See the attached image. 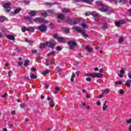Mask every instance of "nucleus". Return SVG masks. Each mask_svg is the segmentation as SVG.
Here are the masks:
<instances>
[{
    "label": "nucleus",
    "instance_id": "49530a36",
    "mask_svg": "<svg viewBox=\"0 0 131 131\" xmlns=\"http://www.w3.org/2000/svg\"><path fill=\"white\" fill-rule=\"evenodd\" d=\"M56 50H57V51H61V47H60V46H57V47H56Z\"/></svg>",
    "mask_w": 131,
    "mask_h": 131
},
{
    "label": "nucleus",
    "instance_id": "f3484780",
    "mask_svg": "<svg viewBox=\"0 0 131 131\" xmlns=\"http://www.w3.org/2000/svg\"><path fill=\"white\" fill-rule=\"evenodd\" d=\"M91 15L93 16L94 17H99V14H98V12L96 11H93L91 12Z\"/></svg>",
    "mask_w": 131,
    "mask_h": 131
},
{
    "label": "nucleus",
    "instance_id": "0eeeda50",
    "mask_svg": "<svg viewBox=\"0 0 131 131\" xmlns=\"http://www.w3.org/2000/svg\"><path fill=\"white\" fill-rule=\"evenodd\" d=\"M10 5L11 4L10 3H6L3 5L5 10H6L7 12H10V11H11V7H10Z\"/></svg>",
    "mask_w": 131,
    "mask_h": 131
},
{
    "label": "nucleus",
    "instance_id": "6e6552de",
    "mask_svg": "<svg viewBox=\"0 0 131 131\" xmlns=\"http://www.w3.org/2000/svg\"><path fill=\"white\" fill-rule=\"evenodd\" d=\"M46 47H49V48H51V49H54V48H55V44L53 43L52 41H47Z\"/></svg>",
    "mask_w": 131,
    "mask_h": 131
},
{
    "label": "nucleus",
    "instance_id": "8fccbe9b",
    "mask_svg": "<svg viewBox=\"0 0 131 131\" xmlns=\"http://www.w3.org/2000/svg\"><path fill=\"white\" fill-rule=\"evenodd\" d=\"M32 53L33 54H36V53H37V50H34L32 51Z\"/></svg>",
    "mask_w": 131,
    "mask_h": 131
},
{
    "label": "nucleus",
    "instance_id": "7ed1b4c3",
    "mask_svg": "<svg viewBox=\"0 0 131 131\" xmlns=\"http://www.w3.org/2000/svg\"><path fill=\"white\" fill-rule=\"evenodd\" d=\"M68 45H69L70 47V49L71 50H74V48L76 46V43L75 42V41H69L68 42Z\"/></svg>",
    "mask_w": 131,
    "mask_h": 131
},
{
    "label": "nucleus",
    "instance_id": "a18cd8bd",
    "mask_svg": "<svg viewBox=\"0 0 131 131\" xmlns=\"http://www.w3.org/2000/svg\"><path fill=\"white\" fill-rule=\"evenodd\" d=\"M119 94L121 95H123V94H124V92H123V90H119Z\"/></svg>",
    "mask_w": 131,
    "mask_h": 131
},
{
    "label": "nucleus",
    "instance_id": "cd10ccee",
    "mask_svg": "<svg viewBox=\"0 0 131 131\" xmlns=\"http://www.w3.org/2000/svg\"><path fill=\"white\" fill-rule=\"evenodd\" d=\"M49 72H50L49 70H46L42 73V75H46V74H49Z\"/></svg>",
    "mask_w": 131,
    "mask_h": 131
},
{
    "label": "nucleus",
    "instance_id": "3c124183",
    "mask_svg": "<svg viewBox=\"0 0 131 131\" xmlns=\"http://www.w3.org/2000/svg\"><path fill=\"white\" fill-rule=\"evenodd\" d=\"M53 37L54 38H56L57 39H58V37H58V35L57 34H54Z\"/></svg>",
    "mask_w": 131,
    "mask_h": 131
},
{
    "label": "nucleus",
    "instance_id": "4d7b16f0",
    "mask_svg": "<svg viewBox=\"0 0 131 131\" xmlns=\"http://www.w3.org/2000/svg\"><path fill=\"white\" fill-rule=\"evenodd\" d=\"M18 66H22V65H23V62H18Z\"/></svg>",
    "mask_w": 131,
    "mask_h": 131
},
{
    "label": "nucleus",
    "instance_id": "6e6d98bb",
    "mask_svg": "<svg viewBox=\"0 0 131 131\" xmlns=\"http://www.w3.org/2000/svg\"><path fill=\"white\" fill-rule=\"evenodd\" d=\"M118 76H119L121 78H122L123 77V74H118Z\"/></svg>",
    "mask_w": 131,
    "mask_h": 131
},
{
    "label": "nucleus",
    "instance_id": "69168bd1",
    "mask_svg": "<svg viewBox=\"0 0 131 131\" xmlns=\"http://www.w3.org/2000/svg\"><path fill=\"white\" fill-rule=\"evenodd\" d=\"M31 70H32V71L35 72V71H36V69L35 68H32Z\"/></svg>",
    "mask_w": 131,
    "mask_h": 131
},
{
    "label": "nucleus",
    "instance_id": "72a5a7b5",
    "mask_svg": "<svg viewBox=\"0 0 131 131\" xmlns=\"http://www.w3.org/2000/svg\"><path fill=\"white\" fill-rule=\"evenodd\" d=\"M20 11H21V9H20V8L17 9H16V10L14 11V14H18V13H19V12H20Z\"/></svg>",
    "mask_w": 131,
    "mask_h": 131
},
{
    "label": "nucleus",
    "instance_id": "9b49d317",
    "mask_svg": "<svg viewBox=\"0 0 131 131\" xmlns=\"http://www.w3.org/2000/svg\"><path fill=\"white\" fill-rule=\"evenodd\" d=\"M76 3H78L81 1H83V2H85L86 4H92L93 0H75Z\"/></svg>",
    "mask_w": 131,
    "mask_h": 131
},
{
    "label": "nucleus",
    "instance_id": "a878e982",
    "mask_svg": "<svg viewBox=\"0 0 131 131\" xmlns=\"http://www.w3.org/2000/svg\"><path fill=\"white\" fill-rule=\"evenodd\" d=\"M96 5L97 6H101V7H103V6H104V4H103V3H102V2L99 1V2H96Z\"/></svg>",
    "mask_w": 131,
    "mask_h": 131
},
{
    "label": "nucleus",
    "instance_id": "1a4fd4ad",
    "mask_svg": "<svg viewBox=\"0 0 131 131\" xmlns=\"http://www.w3.org/2000/svg\"><path fill=\"white\" fill-rule=\"evenodd\" d=\"M126 22V20L125 19H123L119 21H116L115 23V24L116 26H120L121 24H125Z\"/></svg>",
    "mask_w": 131,
    "mask_h": 131
},
{
    "label": "nucleus",
    "instance_id": "bb28decb",
    "mask_svg": "<svg viewBox=\"0 0 131 131\" xmlns=\"http://www.w3.org/2000/svg\"><path fill=\"white\" fill-rule=\"evenodd\" d=\"M108 93H109V90L108 89H105L103 90L102 92V95H104V94H108Z\"/></svg>",
    "mask_w": 131,
    "mask_h": 131
},
{
    "label": "nucleus",
    "instance_id": "aec40b11",
    "mask_svg": "<svg viewBox=\"0 0 131 131\" xmlns=\"http://www.w3.org/2000/svg\"><path fill=\"white\" fill-rule=\"evenodd\" d=\"M29 63H30V60H29V59H27L25 61L24 65L25 67H27V66H28V64H29Z\"/></svg>",
    "mask_w": 131,
    "mask_h": 131
},
{
    "label": "nucleus",
    "instance_id": "473e14b6",
    "mask_svg": "<svg viewBox=\"0 0 131 131\" xmlns=\"http://www.w3.org/2000/svg\"><path fill=\"white\" fill-rule=\"evenodd\" d=\"M115 84H116L117 85L118 84H122V82H121V81H116L115 82Z\"/></svg>",
    "mask_w": 131,
    "mask_h": 131
},
{
    "label": "nucleus",
    "instance_id": "052dcab7",
    "mask_svg": "<svg viewBox=\"0 0 131 131\" xmlns=\"http://www.w3.org/2000/svg\"><path fill=\"white\" fill-rule=\"evenodd\" d=\"M90 97H91V96H90V95L89 94H87L86 95V98H87V99H90Z\"/></svg>",
    "mask_w": 131,
    "mask_h": 131
},
{
    "label": "nucleus",
    "instance_id": "680f3d73",
    "mask_svg": "<svg viewBox=\"0 0 131 131\" xmlns=\"http://www.w3.org/2000/svg\"><path fill=\"white\" fill-rule=\"evenodd\" d=\"M103 96H104V95H103V93H102V95H99L98 96V98H99V99H102V98H103Z\"/></svg>",
    "mask_w": 131,
    "mask_h": 131
},
{
    "label": "nucleus",
    "instance_id": "c9c22d12",
    "mask_svg": "<svg viewBox=\"0 0 131 131\" xmlns=\"http://www.w3.org/2000/svg\"><path fill=\"white\" fill-rule=\"evenodd\" d=\"M60 91V88L59 87H56L55 88V94H58V92Z\"/></svg>",
    "mask_w": 131,
    "mask_h": 131
},
{
    "label": "nucleus",
    "instance_id": "f704fd0d",
    "mask_svg": "<svg viewBox=\"0 0 131 131\" xmlns=\"http://www.w3.org/2000/svg\"><path fill=\"white\" fill-rule=\"evenodd\" d=\"M12 75H13V71L10 70L8 72V76L10 77L12 76Z\"/></svg>",
    "mask_w": 131,
    "mask_h": 131
},
{
    "label": "nucleus",
    "instance_id": "f03ea898",
    "mask_svg": "<svg viewBox=\"0 0 131 131\" xmlns=\"http://www.w3.org/2000/svg\"><path fill=\"white\" fill-rule=\"evenodd\" d=\"M67 22H68L69 24H71V25H72L73 24H77V23H79V20L76 18H73V19L67 18Z\"/></svg>",
    "mask_w": 131,
    "mask_h": 131
},
{
    "label": "nucleus",
    "instance_id": "4c0bfd02",
    "mask_svg": "<svg viewBox=\"0 0 131 131\" xmlns=\"http://www.w3.org/2000/svg\"><path fill=\"white\" fill-rule=\"evenodd\" d=\"M106 24H107V23H105V25L102 27V29H103V30H105V29H107V27Z\"/></svg>",
    "mask_w": 131,
    "mask_h": 131
},
{
    "label": "nucleus",
    "instance_id": "ddd939ff",
    "mask_svg": "<svg viewBox=\"0 0 131 131\" xmlns=\"http://www.w3.org/2000/svg\"><path fill=\"white\" fill-rule=\"evenodd\" d=\"M99 10L101 12H107V11H108V8H107V7L104 6V5H103L102 8H100Z\"/></svg>",
    "mask_w": 131,
    "mask_h": 131
},
{
    "label": "nucleus",
    "instance_id": "6ab92c4d",
    "mask_svg": "<svg viewBox=\"0 0 131 131\" xmlns=\"http://www.w3.org/2000/svg\"><path fill=\"white\" fill-rule=\"evenodd\" d=\"M85 49L86 51H88V52H89V53L92 52V51H93L92 48L90 47L89 46H86Z\"/></svg>",
    "mask_w": 131,
    "mask_h": 131
},
{
    "label": "nucleus",
    "instance_id": "a19ab883",
    "mask_svg": "<svg viewBox=\"0 0 131 131\" xmlns=\"http://www.w3.org/2000/svg\"><path fill=\"white\" fill-rule=\"evenodd\" d=\"M85 15L86 16H90V15H92V12H86L85 13Z\"/></svg>",
    "mask_w": 131,
    "mask_h": 131
},
{
    "label": "nucleus",
    "instance_id": "79ce46f5",
    "mask_svg": "<svg viewBox=\"0 0 131 131\" xmlns=\"http://www.w3.org/2000/svg\"><path fill=\"white\" fill-rule=\"evenodd\" d=\"M41 15L43 17H47V12L41 13Z\"/></svg>",
    "mask_w": 131,
    "mask_h": 131
},
{
    "label": "nucleus",
    "instance_id": "f257e3e1",
    "mask_svg": "<svg viewBox=\"0 0 131 131\" xmlns=\"http://www.w3.org/2000/svg\"><path fill=\"white\" fill-rule=\"evenodd\" d=\"M73 29L77 31V32L81 33L83 36L88 37V34L85 33L84 31H82V28L74 26L73 27Z\"/></svg>",
    "mask_w": 131,
    "mask_h": 131
},
{
    "label": "nucleus",
    "instance_id": "4be33fe9",
    "mask_svg": "<svg viewBox=\"0 0 131 131\" xmlns=\"http://www.w3.org/2000/svg\"><path fill=\"white\" fill-rule=\"evenodd\" d=\"M107 108H108V105H106V103H104L103 106L102 107V110H103V111H105V110H106Z\"/></svg>",
    "mask_w": 131,
    "mask_h": 131
},
{
    "label": "nucleus",
    "instance_id": "13d9d810",
    "mask_svg": "<svg viewBox=\"0 0 131 131\" xmlns=\"http://www.w3.org/2000/svg\"><path fill=\"white\" fill-rule=\"evenodd\" d=\"M24 3H25V4H26V5L29 4V2L28 0L25 1Z\"/></svg>",
    "mask_w": 131,
    "mask_h": 131
},
{
    "label": "nucleus",
    "instance_id": "58836bf2",
    "mask_svg": "<svg viewBox=\"0 0 131 131\" xmlns=\"http://www.w3.org/2000/svg\"><path fill=\"white\" fill-rule=\"evenodd\" d=\"M119 3H120L121 4H125L126 2H125V0H120Z\"/></svg>",
    "mask_w": 131,
    "mask_h": 131
},
{
    "label": "nucleus",
    "instance_id": "393cba45",
    "mask_svg": "<svg viewBox=\"0 0 131 131\" xmlns=\"http://www.w3.org/2000/svg\"><path fill=\"white\" fill-rule=\"evenodd\" d=\"M81 26L82 27H83V28H88V25H86V24H85V23H82L81 24Z\"/></svg>",
    "mask_w": 131,
    "mask_h": 131
},
{
    "label": "nucleus",
    "instance_id": "9d476101",
    "mask_svg": "<svg viewBox=\"0 0 131 131\" xmlns=\"http://www.w3.org/2000/svg\"><path fill=\"white\" fill-rule=\"evenodd\" d=\"M57 41H58V42H61V43L65 42V38L62 37H58L57 38Z\"/></svg>",
    "mask_w": 131,
    "mask_h": 131
},
{
    "label": "nucleus",
    "instance_id": "7c9ffc66",
    "mask_svg": "<svg viewBox=\"0 0 131 131\" xmlns=\"http://www.w3.org/2000/svg\"><path fill=\"white\" fill-rule=\"evenodd\" d=\"M119 43H122L123 42V38L121 37L118 40Z\"/></svg>",
    "mask_w": 131,
    "mask_h": 131
},
{
    "label": "nucleus",
    "instance_id": "37998d69",
    "mask_svg": "<svg viewBox=\"0 0 131 131\" xmlns=\"http://www.w3.org/2000/svg\"><path fill=\"white\" fill-rule=\"evenodd\" d=\"M55 54V52H50L48 54V56H51V55H54Z\"/></svg>",
    "mask_w": 131,
    "mask_h": 131
},
{
    "label": "nucleus",
    "instance_id": "e433bc0d",
    "mask_svg": "<svg viewBox=\"0 0 131 131\" xmlns=\"http://www.w3.org/2000/svg\"><path fill=\"white\" fill-rule=\"evenodd\" d=\"M20 106L21 108H24L25 107H26V104L25 103H21L20 104Z\"/></svg>",
    "mask_w": 131,
    "mask_h": 131
},
{
    "label": "nucleus",
    "instance_id": "a211bd4d",
    "mask_svg": "<svg viewBox=\"0 0 131 131\" xmlns=\"http://www.w3.org/2000/svg\"><path fill=\"white\" fill-rule=\"evenodd\" d=\"M37 13V11H32L31 12L29 13V15L32 16H35L36 14Z\"/></svg>",
    "mask_w": 131,
    "mask_h": 131
},
{
    "label": "nucleus",
    "instance_id": "e2e57ef3",
    "mask_svg": "<svg viewBox=\"0 0 131 131\" xmlns=\"http://www.w3.org/2000/svg\"><path fill=\"white\" fill-rule=\"evenodd\" d=\"M50 106L51 107H55V104L52 103H50Z\"/></svg>",
    "mask_w": 131,
    "mask_h": 131
},
{
    "label": "nucleus",
    "instance_id": "5701e85b",
    "mask_svg": "<svg viewBox=\"0 0 131 131\" xmlns=\"http://www.w3.org/2000/svg\"><path fill=\"white\" fill-rule=\"evenodd\" d=\"M27 31H30L31 32H33V31H34V28L32 27H29L27 28Z\"/></svg>",
    "mask_w": 131,
    "mask_h": 131
},
{
    "label": "nucleus",
    "instance_id": "423d86ee",
    "mask_svg": "<svg viewBox=\"0 0 131 131\" xmlns=\"http://www.w3.org/2000/svg\"><path fill=\"white\" fill-rule=\"evenodd\" d=\"M47 26L45 25H41L40 26L38 27V30L39 31H40L41 32H45V31H47Z\"/></svg>",
    "mask_w": 131,
    "mask_h": 131
},
{
    "label": "nucleus",
    "instance_id": "39448f33",
    "mask_svg": "<svg viewBox=\"0 0 131 131\" xmlns=\"http://www.w3.org/2000/svg\"><path fill=\"white\" fill-rule=\"evenodd\" d=\"M34 22H40V23H44V24H47L49 23V21L45 20V19L40 18H36L34 19Z\"/></svg>",
    "mask_w": 131,
    "mask_h": 131
},
{
    "label": "nucleus",
    "instance_id": "c85d7f7f",
    "mask_svg": "<svg viewBox=\"0 0 131 131\" xmlns=\"http://www.w3.org/2000/svg\"><path fill=\"white\" fill-rule=\"evenodd\" d=\"M25 19H26V20H27L28 21H29V22H32V19H31L30 17H29V16H25Z\"/></svg>",
    "mask_w": 131,
    "mask_h": 131
},
{
    "label": "nucleus",
    "instance_id": "c03bdc74",
    "mask_svg": "<svg viewBox=\"0 0 131 131\" xmlns=\"http://www.w3.org/2000/svg\"><path fill=\"white\" fill-rule=\"evenodd\" d=\"M69 31H70V29H69V28H67L65 29L66 33H68Z\"/></svg>",
    "mask_w": 131,
    "mask_h": 131
},
{
    "label": "nucleus",
    "instance_id": "2eb2a0df",
    "mask_svg": "<svg viewBox=\"0 0 131 131\" xmlns=\"http://www.w3.org/2000/svg\"><path fill=\"white\" fill-rule=\"evenodd\" d=\"M7 38L10 39L11 40H15V37L12 35H8L7 36Z\"/></svg>",
    "mask_w": 131,
    "mask_h": 131
},
{
    "label": "nucleus",
    "instance_id": "412c9836",
    "mask_svg": "<svg viewBox=\"0 0 131 131\" xmlns=\"http://www.w3.org/2000/svg\"><path fill=\"white\" fill-rule=\"evenodd\" d=\"M130 82H131V80L129 79H128L125 82V85H126V86H128V87L130 86Z\"/></svg>",
    "mask_w": 131,
    "mask_h": 131
},
{
    "label": "nucleus",
    "instance_id": "09e8293b",
    "mask_svg": "<svg viewBox=\"0 0 131 131\" xmlns=\"http://www.w3.org/2000/svg\"><path fill=\"white\" fill-rule=\"evenodd\" d=\"M86 81H91L92 78H90V77H87V78H86Z\"/></svg>",
    "mask_w": 131,
    "mask_h": 131
},
{
    "label": "nucleus",
    "instance_id": "ea45409f",
    "mask_svg": "<svg viewBox=\"0 0 131 131\" xmlns=\"http://www.w3.org/2000/svg\"><path fill=\"white\" fill-rule=\"evenodd\" d=\"M21 31L23 32H25L26 31V27H23L22 28H21Z\"/></svg>",
    "mask_w": 131,
    "mask_h": 131
},
{
    "label": "nucleus",
    "instance_id": "bf43d9fd",
    "mask_svg": "<svg viewBox=\"0 0 131 131\" xmlns=\"http://www.w3.org/2000/svg\"><path fill=\"white\" fill-rule=\"evenodd\" d=\"M15 113H16V111H12L11 112V114H12V115H15Z\"/></svg>",
    "mask_w": 131,
    "mask_h": 131
},
{
    "label": "nucleus",
    "instance_id": "de8ad7c7",
    "mask_svg": "<svg viewBox=\"0 0 131 131\" xmlns=\"http://www.w3.org/2000/svg\"><path fill=\"white\" fill-rule=\"evenodd\" d=\"M126 122L127 123H128V124H129V123H131V118H130L129 120H127L126 121Z\"/></svg>",
    "mask_w": 131,
    "mask_h": 131
},
{
    "label": "nucleus",
    "instance_id": "f8f14e48",
    "mask_svg": "<svg viewBox=\"0 0 131 131\" xmlns=\"http://www.w3.org/2000/svg\"><path fill=\"white\" fill-rule=\"evenodd\" d=\"M61 11L62 13H63L64 14L70 13V10H69V9L62 8L61 9Z\"/></svg>",
    "mask_w": 131,
    "mask_h": 131
},
{
    "label": "nucleus",
    "instance_id": "5fc2aeb1",
    "mask_svg": "<svg viewBox=\"0 0 131 131\" xmlns=\"http://www.w3.org/2000/svg\"><path fill=\"white\" fill-rule=\"evenodd\" d=\"M48 12L49 14H53V13H54V11H53V10H48Z\"/></svg>",
    "mask_w": 131,
    "mask_h": 131
},
{
    "label": "nucleus",
    "instance_id": "0e129e2a",
    "mask_svg": "<svg viewBox=\"0 0 131 131\" xmlns=\"http://www.w3.org/2000/svg\"><path fill=\"white\" fill-rule=\"evenodd\" d=\"M96 104L98 106H100V105H101V102L98 101L97 102Z\"/></svg>",
    "mask_w": 131,
    "mask_h": 131
},
{
    "label": "nucleus",
    "instance_id": "b1692460",
    "mask_svg": "<svg viewBox=\"0 0 131 131\" xmlns=\"http://www.w3.org/2000/svg\"><path fill=\"white\" fill-rule=\"evenodd\" d=\"M46 66H49L50 65V64H51V60L50 59H46Z\"/></svg>",
    "mask_w": 131,
    "mask_h": 131
},
{
    "label": "nucleus",
    "instance_id": "20e7f679",
    "mask_svg": "<svg viewBox=\"0 0 131 131\" xmlns=\"http://www.w3.org/2000/svg\"><path fill=\"white\" fill-rule=\"evenodd\" d=\"M86 76H92V77H98L101 78L103 76L101 73L87 74Z\"/></svg>",
    "mask_w": 131,
    "mask_h": 131
},
{
    "label": "nucleus",
    "instance_id": "338daca9",
    "mask_svg": "<svg viewBox=\"0 0 131 131\" xmlns=\"http://www.w3.org/2000/svg\"><path fill=\"white\" fill-rule=\"evenodd\" d=\"M103 70L102 69H100L99 70V72H100V73H103Z\"/></svg>",
    "mask_w": 131,
    "mask_h": 131
},
{
    "label": "nucleus",
    "instance_id": "dca6fc26",
    "mask_svg": "<svg viewBox=\"0 0 131 131\" xmlns=\"http://www.w3.org/2000/svg\"><path fill=\"white\" fill-rule=\"evenodd\" d=\"M40 49H43V48H47V43H41L39 47Z\"/></svg>",
    "mask_w": 131,
    "mask_h": 131
},
{
    "label": "nucleus",
    "instance_id": "4468645a",
    "mask_svg": "<svg viewBox=\"0 0 131 131\" xmlns=\"http://www.w3.org/2000/svg\"><path fill=\"white\" fill-rule=\"evenodd\" d=\"M57 18H58V19H60L61 20H64L65 18L64 15L61 14H58L57 15Z\"/></svg>",
    "mask_w": 131,
    "mask_h": 131
},
{
    "label": "nucleus",
    "instance_id": "c756f323",
    "mask_svg": "<svg viewBox=\"0 0 131 131\" xmlns=\"http://www.w3.org/2000/svg\"><path fill=\"white\" fill-rule=\"evenodd\" d=\"M6 20V17L5 16H0V21L3 22Z\"/></svg>",
    "mask_w": 131,
    "mask_h": 131
},
{
    "label": "nucleus",
    "instance_id": "864d4df0",
    "mask_svg": "<svg viewBox=\"0 0 131 131\" xmlns=\"http://www.w3.org/2000/svg\"><path fill=\"white\" fill-rule=\"evenodd\" d=\"M111 2L113 3H115L116 4H117V0H110Z\"/></svg>",
    "mask_w": 131,
    "mask_h": 131
},
{
    "label": "nucleus",
    "instance_id": "2f4dec72",
    "mask_svg": "<svg viewBox=\"0 0 131 131\" xmlns=\"http://www.w3.org/2000/svg\"><path fill=\"white\" fill-rule=\"evenodd\" d=\"M30 77L32 79H33L36 78V76L34 75L33 74H31Z\"/></svg>",
    "mask_w": 131,
    "mask_h": 131
},
{
    "label": "nucleus",
    "instance_id": "603ef678",
    "mask_svg": "<svg viewBox=\"0 0 131 131\" xmlns=\"http://www.w3.org/2000/svg\"><path fill=\"white\" fill-rule=\"evenodd\" d=\"M120 72L121 74H124V70H123V69L121 70Z\"/></svg>",
    "mask_w": 131,
    "mask_h": 131
},
{
    "label": "nucleus",
    "instance_id": "774afa93",
    "mask_svg": "<svg viewBox=\"0 0 131 131\" xmlns=\"http://www.w3.org/2000/svg\"><path fill=\"white\" fill-rule=\"evenodd\" d=\"M128 130L131 131V124L129 125V127H128Z\"/></svg>",
    "mask_w": 131,
    "mask_h": 131
}]
</instances>
